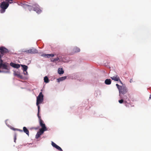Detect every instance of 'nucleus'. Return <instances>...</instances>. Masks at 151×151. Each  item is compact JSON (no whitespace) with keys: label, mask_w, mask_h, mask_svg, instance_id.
Returning a JSON list of instances; mask_svg holds the SVG:
<instances>
[{"label":"nucleus","mask_w":151,"mask_h":151,"mask_svg":"<svg viewBox=\"0 0 151 151\" xmlns=\"http://www.w3.org/2000/svg\"><path fill=\"white\" fill-rule=\"evenodd\" d=\"M39 120V124L40 126L42 127L41 129H39V131H38L36 136L35 138L38 139L40 137L44 132L47 130V129L45 126V124L44 123L43 121L42 120L41 117L40 116H38Z\"/></svg>","instance_id":"obj_1"},{"label":"nucleus","mask_w":151,"mask_h":151,"mask_svg":"<svg viewBox=\"0 0 151 151\" xmlns=\"http://www.w3.org/2000/svg\"><path fill=\"white\" fill-rule=\"evenodd\" d=\"M1 59V55H0V73H8L10 72V66L8 63H3Z\"/></svg>","instance_id":"obj_2"},{"label":"nucleus","mask_w":151,"mask_h":151,"mask_svg":"<svg viewBox=\"0 0 151 151\" xmlns=\"http://www.w3.org/2000/svg\"><path fill=\"white\" fill-rule=\"evenodd\" d=\"M43 97L44 96L42 92H41L40 93L39 95L37 98L36 105L38 107L37 116H40L39 114L40 112V106L39 105V104L42 103L43 101Z\"/></svg>","instance_id":"obj_3"},{"label":"nucleus","mask_w":151,"mask_h":151,"mask_svg":"<svg viewBox=\"0 0 151 151\" xmlns=\"http://www.w3.org/2000/svg\"><path fill=\"white\" fill-rule=\"evenodd\" d=\"M9 4L8 3H7L5 1L2 2L0 6L1 8L0 10L1 13H4L5 12L6 9L9 6Z\"/></svg>","instance_id":"obj_4"},{"label":"nucleus","mask_w":151,"mask_h":151,"mask_svg":"<svg viewBox=\"0 0 151 151\" xmlns=\"http://www.w3.org/2000/svg\"><path fill=\"white\" fill-rule=\"evenodd\" d=\"M21 5L25 9H27L29 10V11L33 10L34 7H33V5L32 6L31 5H28L25 2L21 3Z\"/></svg>","instance_id":"obj_5"},{"label":"nucleus","mask_w":151,"mask_h":151,"mask_svg":"<svg viewBox=\"0 0 151 151\" xmlns=\"http://www.w3.org/2000/svg\"><path fill=\"white\" fill-rule=\"evenodd\" d=\"M127 91V88L126 87L122 86V88L119 90V96H121V94H125Z\"/></svg>","instance_id":"obj_6"},{"label":"nucleus","mask_w":151,"mask_h":151,"mask_svg":"<svg viewBox=\"0 0 151 151\" xmlns=\"http://www.w3.org/2000/svg\"><path fill=\"white\" fill-rule=\"evenodd\" d=\"M25 52L27 53L31 54L36 53L38 52L37 50L34 48H32L29 50H26Z\"/></svg>","instance_id":"obj_7"},{"label":"nucleus","mask_w":151,"mask_h":151,"mask_svg":"<svg viewBox=\"0 0 151 151\" xmlns=\"http://www.w3.org/2000/svg\"><path fill=\"white\" fill-rule=\"evenodd\" d=\"M9 51L6 48L4 47H0V52L2 54H3L4 53H8Z\"/></svg>","instance_id":"obj_8"},{"label":"nucleus","mask_w":151,"mask_h":151,"mask_svg":"<svg viewBox=\"0 0 151 151\" xmlns=\"http://www.w3.org/2000/svg\"><path fill=\"white\" fill-rule=\"evenodd\" d=\"M33 10L36 11L38 13H40L42 12V10L40 8L38 5L34 7Z\"/></svg>","instance_id":"obj_9"},{"label":"nucleus","mask_w":151,"mask_h":151,"mask_svg":"<svg viewBox=\"0 0 151 151\" xmlns=\"http://www.w3.org/2000/svg\"><path fill=\"white\" fill-rule=\"evenodd\" d=\"M10 65L12 67L16 68H18L20 67V65L19 64L14 63L12 62H11L10 63Z\"/></svg>","instance_id":"obj_10"},{"label":"nucleus","mask_w":151,"mask_h":151,"mask_svg":"<svg viewBox=\"0 0 151 151\" xmlns=\"http://www.w3.org/2000/svg\"><path fill=\"white\" fill-rule=\"evenodd\" d=\"M21 66L23 68V70L24 72V74L25 75H27V70L28 68V67L27 66L25 65H21Z\"/></svg>","instance_id":"obj_11"},{"label":"nucleus","mask_w":151,"mask_h":151,"mask_svg":"<svg viewBox=\"0 0 151 151\" xmlns=\"http://www.w3.org/2000/svg\"><path fill=\"white\" fill-rule=\"evenodd\" d=\"M128 96H129V94H127L124 95L123 97V99L125 100L124 102L125 103H127V101H129V99L128 97Z\"/></svg>","instance_id":"obj_12"},{"label":"nucleus","mask_w":151,"mask_h":151,"mask_svg":"<svg viewBox=\"0 0 151 151\" xmlns=\"http://www.w3.org/2000/svg\"><path fill=\"white\" fill-rule=\"evenodd\" d=\"M111 78L115 81H118L120 80L119 77L118 76H114L111 77Z\"/></svg>","instance_id":"obj_13"},{"label":"nucleus","mask_w":151,"mask_h":151,"mask_svg":"<svg viewBox=\"0 0 151 151\" xmlns=\"http://www.w3.org/2000/svg\"><path fill=\"white\" fill-rule=\"evenodd\" d=\"M67 77L66 76L62 77L57 79V81L58 82L63 81L66 79Z\"/></svg>","instance_id":"obj_14"},{"label":"nucleus","mask_w":151,"mask_h":151,"mask_svg":"<svg viewBox=\"0 0 151 151\" xmlns=\"http://www.w3.org/2000/svg\"><path fill=\"white\" fill-rule=\"evenodd\" d=\"M42 56H44V57L50 58V57H53L54 55L53 54H43L42 55Z\"/></svg>","instance_id":"obj_15"},{"label":"nucleus","mask_w":151,"mask_h":151,"mask_svg":"<svg viewBox=\"0 0 151 151\" xmlns=\"http://www.w3.org/2000/svg\"><path fill=\"white\" fill-rule=\"evenodd\" d=\"M23 131L25 133L27 134L28 135H29V131L26 127H23Z\"/></svg>","instance_id":"obj_16"},{"label":"nucleus","mask_w":151,"mask_h":151,"mask_svg":"<svg viewBox=\"0 0 151 151\" xmlns=\"http://www.w3.org/2000/svg\"><path fill=\"white\" fill-rule=\"evenodd\" d=\"M105 83L106 85H109L111 83V81L110 79H106L105 80Z\"/></svg>","instance_id":"obj_17"},{"label":"nucleus","mask_w":151,"mask_h":151,"mask_svg":"<svg viewBox=\"0 0 151 151\" xmlns=\"http://www.w3.org/2000/svg\"><path fill=\"white\" fill-rule=\"evenodd\" d=\"M73 50L74 52H80V50L79 48L77 47H76L74 48Z\"/></svg>","instance_id":"obj_18"},{"label":"nucleus","mask_w":151,"mask_h":151,"mask_svg":"<svg viewBox=\"0 0 151 151\" xmlns=\"http://www.w3.org/2000/svg\"><path fill=\"white\" fill-rule=\"evenodd\" d=\"M58 73L60 74H62L64 73V71L63 70V69L62 68H59L58 70Z\"/></svg>","instance_id":"obj_19"},{"label":"nucleus","mask_w":151,"mask_h":151,"mask_svg":"<svg viewBox=\"0 0 151 151\" xmlns=\"http://www.w3.org/2000/svg\"><path fill=\"white\" fill-rule=\"evenodd\" d=\"M44 82L46 83H48L49 82L48 78L47 76L44 77Z\"/></svg>","instance_id":"obj_20"},{"label":"nucleus","mask_w":151,"mask_h":151,"mask_svg":"<svg viewBox=\"0 0 151 151\" xmlns=\"http://www.w3.org/2000/svg\"><path fill=\"white\" fill-rule=\"evenodd\" d=\"M14 75L15 76H17L19 77H20V74L18 73V72H14Z\"/></svg>","instance_id":"obj_21"},{"label":"nucleus","mask_w":151,"mask_h":151,"mask_svg":"<svg viewBox=\"0 0 151 151\" xmlns=\"http://www.w3.org/2000/svg\"><path fill=\"white\" fill-rule=\"evenodd\" d=\"M116 86H117V88L118 89L119 91L120 89L122 88V86H119L118 84H116Z\"/></svg>","instance_id":"obj_22"},{"label":"nucleus","mask_w":151,"mask_h":151,"mask_svg":"<svg viewBox=\"0 0 151 151\" xmlns=\"http://www.w3.org/2000/svg\"><path fill=\"white\" fill-rule=\"evenodd\" d=\"M52 145L53 147L55 148L56 146H57V145L53 142H52Z\"/></svg>","instance_id":"obj_23"},{"label":"nucleus","mask_w":151,"mask_h":151,"mask_svg":"<svg viewBox=\"0 0 151 151\" xmlns=\"http://www.w3.org/2000/svg\"><path fill=\"white\" fill-rule=\"evenodd\" d=\"M55 148H56V149H58L59 150H62V149L61 148V147H60L58 146V145H57V146H56Z\"/></svg>","instance_id":"obj_24"},{"label":"nucleus","mask_w":151,"mask_h":151,"mask_svg":"<svg viewBox=\"0 0 151 151\" xmlns=\"http://www.w3.org/2000/svg\"><path fill=\"white\" fill-rule=\"evenodd\" d=\"M55 148H56V149H58L59 150H62V149L61 148V147H60L58 146V145H57V146H56Z\"/></svg>","instance_id":"obj_25"},{"label":"nucleus","mask_w":151,"mask_h":151,"mask_svg":"<svg viewBox=\"0 0 151 151\" xmlns=\"http://www.w3.org/2000/svg\"><path fill=\"white\" fill-rule=\"evenodd\" d=\"M6 1H7L6 2L8 3L9 4H11L12 3V0H6Z\"/></svg>","instance_id":"obj_26"},{"label":"nucleus","mask_w":151,"mask_h":151,"mask_svg":"<svg viewBox=\"0 0 151 151\" xmlns=\"http://www.w3.org/2000/svg\"><path fill=\"white\" fill-rule=\"evenodd\" d=\"M119 102L120 104H122L124 102V100L123 99H122L120 100H119Z\"/></svg>","instance_id":"obj_27"},{"label":"nucleus","mask_w":151,"mask_h":151,"mask_svg":"<svg viewBox=\"0 0 151 151\" xmlns=\"http://www.w3.org/2000/svg\"><path fill=\"white\" fill-rule=\"evenodd\" d=\"M59 60V58H55V59H54L53 61L55 62V61H58Z\"/></svg>","instance_id":"obj_28"},{"label":"nucleus","mask_w":151,"mask_h":151,"mask_svg":"<svg viewBox=\"0 0 151 151\" xmlns=\"http://www.w3.org/2000/svg\"><path fill=\"white\" fill-rule=\"evenodd\" d=\"M17 131H19V132H22L23 131L22 130L19 129H17Z\"/></svg>","instance_id":"obj_29"},{"label":"nucleus","mask_w":151,"mask_h":151,"mask_svg":"<svg viewBox=\"0 0 151 151\" xmlns=\"http://www.w3.org/2000/svg\"><path fill=\"white\" fill-rule=\"evenodd\" d=\"M130 81V83H131L132 82H133L132 79H130V81Z\"/></svg>","instance_id":"obj_30"},{"label":"nucleus","mask_w":151,"mask_h":151,"mask_svg":"<svg viewBox=\"0 0 151 151\" xmlns=\"http://www.w3.org/2000/svg\"><path fill=\"white\" fill-rule=\"evenodd\" d=\"M16 137H15L14 138V142H16Z\"/></svg>","instance_id":"obj_31"},{"label":"nucleus","mask_w":151,"mask_h":151,"mask_svg":"<svg viewBox=\"0 0 151 151\" xmlns=\"http://www.w3.org/2000/svg\"><path fill=\"white\" fill-rule=\"evenodd\" d=\"M151 99V94L150 95V97H149V99Z\"/></svg>","instance_id":"obj_32"},{"label":"nucleus","mask_w":151,"mask_h":151,"mask_svg":"<svg viewBox=\"0 0 151 151\" xmlns=\"http://www.w3.org/2000/svg\"><path fill=\"white\" fill-rule=\"evenodd\" d=\"M17 129L13 128V129L14 130H17Z\"/></svg>","instance_id":"obj_33"},{"label":"nucleus","mask_w":151,"mask_h":151,"mask_svg":"<svg viewBox=\"0 0 151 151\" xmlns=\"http://www.w3.org/2000/svg\"><path fill=\"white\" fill-rule=\"evenodd\" d=\"M119 81H120V83H122V82L120 80H119Z\"/></svg>","instance_id":"obj_34"},{"label":"nucleus","mask_w":151,"mask_h":151,"mask_svg":"<svg viewBox=\"0 0 151 151\" xmlns=\"http://www.w3.org/2000/svg\"><path fill=\"white\" fill-rule=\"evenodd\" d=\"M128 104V103H127V104H126L125 106H127V104Z\"/></svg>","instance_id":"obj_35"},{"label":"nucleus","mask_w":151,"mask_h":151,"mask_svg":"<svg viewBox=\"0 0 151 151\" xmlns=\"http://www.w3.org/2000/svg\"><path fill=\"white\" fill-rule=\"evenodd\" d=\"M60 151H63V150H60Z\"/></svg>","instance_id":"obj_36"}]
</instances>
